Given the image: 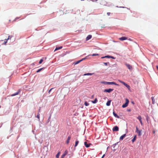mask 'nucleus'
Returning <instances> with one entry per match:
<instances>
[{
  "mask_svg": "<svg viewBox=\"0 0 158 158\" xmlns=\"http://www.w3.org/2000/svg\"><path fill=\"white\" fill-rule=\"evenodd\" d=\"M126 102L123 105L122 107L123 108H125L127 107L128 106V104L129 102V101L128 99L126 98L125 99Z\"/></svg>",
  "mask_w": 158,
  "mask_h": 158,
  "instance_id": "nucleus-1",
  "label": "nucleus"
},
{
  "mask_svg": "<svg viewBox=\"0 0 158 158\" xmlns=\"http://www.w3.org/2000/svg\"><path fill=\"white\" fill-rule=\"evenodd\" d=\"M135 132L138 134L139 136H140L141 135V132L142 130H139L138 127H136V131Z\"/></svg>",
  "mask_w": 158,
  "mask_h": 158,
  "instance_id": "nucleus-2",
  "label": "nucleus"
},
{
  "mask_svg": "<svg viewBox=\"0 0 158 158\" xmlns=\"http://www.w3.org/2000/svg\"><path fill=\"white\" fill-rule=\"evenodd\" d=\"M118 81L120 82V83H122L126 87H127V88L128 89H129L130 88V86L129 85H127V84L126 83L122 81H121L120 80H118Z\"/></svg>",
  "mask_w": 158,
  "mask_h": 158,
  "instance_id": "nucleus-3",
  "label": "nucleus"
},
{
  "mask_svg": "<svg viewBox=\"0 0 158 158\" xmlns=\"http://www.w3.org/2000/svg\"><path fill=\"white\" fill-rule=\"evenodd\" d=\"M114 90L112 89H106L104 90V92L110 93Z\"/></svg>",
  "mask_w": 158,
  "mask_h": 158,
  "instance_id": "nucleus-4",
  "label": "nucleus"
},
{
  "mask_svg": "<svg viewBox=\"0 0 158 158\" xmlns=\"http://www.w3.org/2000/svg\"><path fill=\"white\" fill-rule=\"evenodd\" d=\"M107 85H118L114 82H107Z\"/></svg>",
  "mask_w": 158,
  "mask_h": 158,
  "instance_id": "nucleus-5",
  "label": "nucleus"
},
{
  "mask_svg": "<svg viewBox=\"0 0 158 158\" xmlns=\"http://www.w3.org/2000/svg\"><path fill=\"white\" fill-rule=\"evenodd\" d=\"M68 153V151L67 150H66L65 151L64 153L62 155L61 157V158H64V156L67 155Z\"/></svg>",
  "mask_w": 158,
  "mask_h": 158,
  "instance_id": "nucleus-6",
  "label": "nucleus"
},
{
  "mask_svg": "<svg viewBox=\"0 0 158 158\" xmlns=\"http://www.w3.org/2000/svg\"><path fill=\"white\" fill-rule=\"evenodd\" d=\"M125 65L127 67V68L130 70H131L132 69V67L130 64H125Z\"/></svg>",
  "mask_w": 158,
  "mask_h": 158,
  "instance_id": "nucleus-7",
  "label": "nucleus"
},
{
  "mask_svg": "<svg viewBox=\"0 0 158 158\" xmlns=\"http://www.w3.org/2000/svg\"><path fill=\"white\" fill-rule=\"evenodd\" d=\"M119 128L117 126H114L112 130L113 131H118Z\"/></svg>",
  "mask_w": 158,
  "mask_h": 158,
  "instance_id": "nucleus-8",
  "label": "nucleus"
},
{
  "mask_svg": "<svg viewBox=\"0 0 158 158\" xmlns=\"http://www.w3.org/2000/svg\"><path fill=\"white\" fill-rule=\"evenodd\" d=\"M86 58H87V57H85V58H83V59H81V60H78V61H76V62H75V64H78L79 63H80L81 61H82L83 60H85V59H86Z\"/></svg>",
  "mask_w": 158,
  "mask_h": 158,
  "instance_id": "nucleus-9",
  "label": "nucleus"
},
{
  "mask_svg": "<svg viewBox=\"0 0 158 158\" xmlns=\"http://www.w3.org/2000/svg\"><path fill=\"white\" fill-rule=\"evenodd\" d=\"M127 38L126 37H122L119 38V40L121 41H123L125 40H127Z\"/></svg>",
  "mask_w": 158,
  "mask_h": 158,
  "instance_id": "nucleus-10",
  "label": "nucleus"
},
{
  "mask_svg": "<svg viewBox=\"0 0 158 158\" xmlns=\"http://www.w3.org/2000/svg\"><path fill=\"white\" fill-rule=\"evenodd\" d=\"M137 118V119H138L139 120L141 125H143V123H142V118H141V116H139Z\"/></svg>",
  "mask_w": 158,
  "mask_h": 158,
  "instance_id": "nucleus-11",
  "label": "nucleus"
},
{
  "mask_svg": "<svg viewBox=\"0 0 158 158\" xmlns=\"http://www.w3.org/2000/svg\"><path fill=\"white\" fill-rule=\"evenodd\" d=\"M91 144V143H87L86 142H84V145L86 148L89 147Z\"/></svg>",
  "mask_w": 158,
  "mask_h": 158,
  "instance_id": "nucleus-12",
  "label": "nucleus"
},
{
  "mask_svg": "<svg viewBox=\"0 0 158 158\" xmlns=\"http://www.w3.org/2000/svg\"><path fill=\"white\" fill-rule=\"evenodd\" d=\"M20 89H19L18 91L16 93H15V94H12L11 96H15V95H18L20 93Z\"/></svg>",
  "mask_w": 158,
  "mask_h": 158,
  "instance_id": "nucleus-13",
  "label": "nucleus"
},
{
  "mask_svg": "<svg viewBox=\"0 0 158 158\" xmlns=\"http://www.w3.org/2000/svg\"><path fill=\"white\" fill-rule=\"evenodd\" d=\"M71 136L70 135V136H69L68 138H67V139L66 140V143L67 144H68L69 142V140H70V139H71Z\"/></svg>",
  "mask_w": 158,
  "mask_h": 158,
  "instance_id": "nucleus-14",
  "label": "nucleus"
},
{
  "mask_svg": "<svg viewBox=\"0 0 158 158\" xmlns=\"http://www.w3.org/2000/svg\"><path fill=\"white\" fill-rule=\"evenodd\" d=\"M92 37V35H89L86 38V40H88L90 39Z\"/></svg>",
  "mask_w": 158,
  "mask_h": 158,
  "instance_id": "nucleus-15",
  "label": "nucleus"
},
{
  "mask_svg": "<svg viewBox=\"0 0 158 158\" xmlns=\"http://www.w3.org/2000/svg\"><path fill=\"white\" fill-rule=\"evenodd\" d=\"M126 134H124L122 135L120 138V140H123L124 138L126 136Z\"/></svg>",
  "mask_w": 158,
  "mask_h": 158,
  "instance_id": "nucleus-16",
  "label": "nucleus"
},
{
  "mask_svg": "<svg viewBox=\"0 0 158 158\" xmlns=\"http://www.w3.org/2000/svg\"><path fill=\"white\" fill-rule=\"evenodd\" d=\"M152 103L154 104L155 103V99H154V97H152Z\"/></svg>",
  "mask_w": 158,
  "mask_h": 158,
  "instance_id": "nucleus-17",
  "label": "nucleus"
},
{
  "mask_svg": "<svg viewBox=\"0 0 158 158\" xmlns=\"http://www.w3.org/2000/svg\"><path fill=\"white\" fill-rule=\"evenodd\" d=\"M113 114L114 116H115V117H116L118 118H119V117L118 116L116 113H115L114 112H113Z\"/></svg>",
  "mask_w": 158,
  "mask_h": 158,
  "instance_id": "nucleus-18",
  "label": "nucleus"
},
{
  "mask_svg": "<svg viewBox=\"0 0 158 158\" xmlns=\"http://www.w3.org/2000/svg\"><path fill=\"white\" fill-rule=\"evenodd\" d=\"M62 48V46H60V47H56V48L55 49L54 51H55L56 50H59L60 49H61V48Z\"/></svg>",
  "mask_w": 158,
  "mask_h": 158,
  "instance_id": "nucleus-19",
  "label": "nucleus"
},
{
  "mask_svg": "<svg viewBox=\"0 0 158 158\" xmlns=\"http://www.w3.org/2000/svg\"><path fill=\"white\" fill-rule=\"evenodd\" d=\"M111 102V101L110 100L108 101L106 103V105L107 106H109L110 105Z\"/></svg>",
  "mask_w": 158,
  "mask_h": 158,
  "instance_id": "nucleus-20",
  "label": "nucleus"
},
{
  "mask_svg": "<svg viewBox=\"0 0 158 158\" xmlns=\"http://www.w3.org/2000/svg\"><path fill=\"white\" fill-rule=\"evenodd\" d=\"M98 102V100L97 99V98H96L94 100V101H92V102L93 103H96Z\"/></svg>",
  "mask_w": 158,
  "mask_h": 158,
  "instance_id": "nucleus-21",
  "label": "nucleus"
},
{
  "mask_svg": "<svg viewBox=\"0 0 158 158\" xmlns=\"http://www.w3.org/2000/svg\"><path fill=\"white\" fill-rule=\"evenodd\" d=\"M110 56H105L102 57H101V58L103 59V58H110Z\"/></svg>",
  "mask_w": 158,
  "mask_h": 158,
  "instance_id": "nucleus-22",
  "label": "nucleus"
},
{
  "mask_svg": "<svg viewBox=\"0 0 158 158\" xmlns=\"http://www.w3.org/2000/svg\"><path fill=\"white\" fill-rule=\"evenodd\" d=\"M136 135H135L134 137V138L132 140V143L134 142V141L136 140Z\"/></svg>",
  "mask_w": 158,
  "mask_h": 158,
  "instance_id": "nucleus-23",
  "label": "nucleus"
},
{
  "mask_svg": "<svg viewBox=\"0 0 158 158\" xmlns=\"http://www.w3.org/2000/svg\"><path fill=\"white\" fill-rule=\"evenodd\" d=\"M92 73H85L84 74V76H86V75H92Z\"/></svg>",
  "mask_w": 158,
  "mask_h": 158,
  "instance_id": "nucleus-24",
  "label": "nucleus"
},
{
  "mask_svg": "<svg viewBox=\"0 0 158 158\" xmlns=\"http://www.w3.org/2000/svg\"><path fill=\"white\" fill-rule=\"evenodd\" d=\"M101 83L104 85H107V82L105 81H102L101 82Z\"/></svg>",
  "mask_w": 158,
  "mask_h": 158,
  "instance_id": "nucleus-25",
  "label": "nucleus"
},
{
  "mask_svg": "<svg viewBox=\"0 0 158 158\" xmlns=\"http://www.w3.org/2000/svg\"><path fill=\"white\" fill-rule=\"evenodd\" d=\"M78 143H79V141H78V140L76 141L75 142V147H76Z\"/></svg>",
  "mask_w": 158,
  "mask_h": 158,
  "instance_id": "nucleus-26",
  "label": "nucleus"
},
{
  "mask_svg": "<svg viewBox=\"0 0 158 158\" xmlns=\"http://www.w3.org/2000/svg\"><path fill=\"white\" fill-rule=\"evenodd\" d=\"M99 55L98 54H93L92 55H89V56H98Z\"/></svg>",
  "mask_w": 158,
  "mask_h": 158,
  "instance_id": "nucleus-27",
  "label": "nucleus"
},
{
  "mask_svg": "<svg viewBox=\"0 0 158 158\" xmlns=\"http://www.w3.org/2000/svg\"><path fill=\"white\" fill-rule=\"evenodd\" d=\"M60 152H59L57 154H56V157L57 158H59V156H60Z\"/></svg>",
  "mask_w": 158,
  "mask_h": 158,
  "instance_id": "nucleus-28",
  "label": "nucleus"
},
{
  "mask_svg": "<svg viewBox=\"0 0 158 158\" xmlns=\"http://www.w3.org/2000/svg\"><path fill=\"white\" fill-rule=\"evenodd\" d=\"M84 104L85 106H87L89 105V104L87 102H85Z\"/></svg>",
  "mask_w": 158,
  "mask_h": 158,
  "instance_id": "nucleus-29",
  "label": "nucleus"
},
{
  "mask_svg": "<svg viewBox=\"0 0 158 158\" xmlns=\"http://www.w3.org/2000/svg\"><path fill=\"white\" fill-rule=\"evenodd\" d=\"M43 69V68H41V69H39L38 70H37V71H36V73H39V72H40Z\"/></svg>",
  "mask_w": 158,
  "mask_h": 158,
  "instance_id": "nucleus-30",
  "label": "nucleus"
},
{
  "mask_svg": "<svg viewBox=\"0 0 158 158\" xmlns=\"http://www.w3.org/2000/svg\"><path fill=\"white\" fill-rule=\"evenodd\" d=\"M40 114L39 113H38L37 115L36 116V117L37 118H38L39 120L40 119Z\"/></svg>",
  "mask_w": 158,
  "mask_h": 158,
  "instance_id": "nucleus-31",
  "label": "nucleus"
},
{
  "mask_svg": "<svg viewBox=\"0 0 158 158\" xmlns=\"http://www.w3.org/2000/svg\"><path fill=\"white\" fill-rule=\"evenodd\" d=\"M12 37V36L9 35L8 37V38L7 39V40H9V39H10Z\"/></svg>",
  "mask_w": 158,
  "mask_h": 158,
  "instance_id": "nucleus-32",
  "label": "nucleus"
},
{
  "mask_svg": "<svg viewBox=\"0 0 158 158\" xmlns=\"http://www.w3.org/2000/svg\"><path fill=\"white\" fill-rule=\"evenodd\" d=\"M43 60L42 59H41V60H40V61L39 62V64H41V63H42V62H43Z\"/></svg>",
  "mask_w": 158,
  "mask_h": 158,
  "instance_id": "nucleus-33",
  "label": "nucleus"
},
{
  "mask_svg": "<svg viewBox=\"0 0 158 158\" xmlns=\"http://www.w3.org/2000/svg\"><path fill=\"white\" fill-rule=\"evenodd\" d=\"M110 58H112V59H115V58L114 57H113V56H110Z\"/></svg>",
  "mask_w": 158,
  "mask_h": 158,
  "instance_id": "nucleus-34",
  "label": "nucleus"
},
{
  "mask_svg": "<svg viewBox=\"0 0 158 158\" xmlns=\"http://www.w3.org/2000/svg\"><path fill=\"white\" fill-rule=\"evenodd\" d=\"M7 40H8L7 39H5V40L4 42H5V44L7 42Z\"/></svg>",
  "mask_w": 158,
  "mask_h": 158,
  "instance_id": "nucleus-35",
  "label": "nucleus"
},
{
  "mask_svg": "<svg viewBox=\"0 0 158 158\" xmlns=\"http://www.w3.org/2000/svg\"><path fill=\"white\" fill-rule=\"evenodd\" d=\"M53 89V88H51V89H50L49 90V91H48V93H50V92L52 90V89Z\"/></svg>",
  "mask_w": 158,
  "mask_h": 158,
  "instance_id": "nucleus-36",
  "label": "nucleus"
},
{
  "mask_svg": "<svg viewBox=\"0 0 158 158\" xmlns=\"http://www.w3.org/2000/svg\"><path fill=\"white\" fill-rule=\"evenodd\" d=\"M107 14L109 16L110 15V12H108Z\"/></svg>",
  "mask_w": 158,
  "mask_h": 158,
  "instance_id": "nucleus-37",
  "label": "nucleus"
},
{
  "mask_svg": "<svg viewBox=\"0 0 158 158\" xmlns=\"http://www.w3.org/2000/svg\"><path fill=\"white\" fill-rule=\"evenodd\" d=\"M103 63L105 65H107V63L104 62Z\"/></svg>",
  "mask_w": 158,
  "mask_h": 158,
  "instance_id": "nucleus-38",
  "label": "nucleus"
},
{
  "mask_svg": "<svg viewBox=\"0 0 158 158\" xmlns=\"http://www.w3.org/2000/svg\"><path fill=\"white\" fill-rule=\"evenodd\" d=\"M98 0H92V1H93V2H96Z\"/></svg>",
  "mask_w": 158,
  "mask_h": 158,
  "instance_id": "nucleus-39",
  "label": "nucleus"
},
{
  "mask_svg": "<svg viewBox=\"0 0 158 158\" xmlns=\"http://www.w3.org/2000/svg\"><path fill=\"white\" fill-rule=\"evenodd\" d=\"M104 156H105V154H104L103 155V156H102L101 158H103Z\"/></svg>",
  "mask_w": 158,
  "mask_h": 158,
  "instance_id": "nucleus-40",
  "label": "nucleus"
},
{
  "mask_svg": "<svg viewBox=\"0 0 158 158\" xmlns=\"http://www.w3.org/2000/svg\"><path fill=\"white\" fill-rule=\"evenodd\" d=\"M156 68L157 69V70H158V65L156 66Z\"/></svg>",
  "mask_w": 158,
  "mask_h": 158,
  "instance_id": "nucleus-41",
  "label": "nucleus"
},
{
  "mask_svg": "<svg viewBox=\"0 0 158 158\" xmlns=\"http://www.w3.org/2000/svg\"><path fill=\"white\" fill-rule=\"evenodd\" d=\"M120 8H124V7H122V6H120V7H119Z\"/></svg>",
  "mask_w": 158,
  "mask_h": 158,
  "instance_id": "nucleus-42",
  "label": "nucleus"
},
{
  "mask_svg": "<svg viewBox=\"0 0 158 158\" xmlns=\"http://www.w3.org/2000/svg\"><path fill=\"white\" fill-rule=\"evenodd\" d=\"M153 133H155V131H153Z\"/></svg>",
  "mask_w": 158,
  "mask_h": 158,
  "instance_id": "nucleus-43",
  "label": "nucleus"
},
{
  "mask_svg": "<svg viewBox=\"0 0 158 158\" xmlns=\"http://www.w3.org/2000/svg\"><path fill=\"white\" fill-rule=\"evenodd\" d=\"M115 143L114 144L115 145H117V143Z\"/></svg>",
  "mask_w": 158,
  "mask_h": 158,
  "instance_id": "nucleus-44",
  "label": "nucleus"
},
{
  "mask_svg": "<svg viewBox=\"0 0 158 158\" xmlns=\"http://www.w3.org/2000/svg\"><path fill=\"white\" fill-rule=\"evenodd\" d=\"M40 109L39 110V111H40Z\"/></svg>",
  "mask_w": 158,
  "mask_h": 158,
  "instance_id": "nucleus-45",
  "label": "nucleus"
},
{
  "mask_svg": "<svg viewBox=\"0 0 158 158\" xmlns=\"http://www.w3.org/2000/svg\"><path fill=\"white\" fill-rule=\"evenodd\" d=\"M132 103H134V102H132Z\"/></svg>",
  "mask_w": 158,
  "mask_h": 158,
  "instance_id": "nucleus-46",
  "label": "nucleus"
},
{
  "mask_svg": "<svg viewBox=\"0 0 158 158\" xmlns=\"http://www.w3.org/2000/svg\"><path fill=\"white\" fill-rule=\"evenodd\" d=\"M128 111H130V110H128Z\"/></svg>",
  "mask_w": 158,
  "mask_h": 158,
  "instance_id": "nucleus-47",
  "label": "nucleus"
},
{
  "mask_svg": "<svg viewBox=\"0 0 158 158\" xmlns=\"http://www.w3.org/2000/svg\"><path fill=\"white\" fill-rule=\"evenodd\" d=\"M1 108V106H0V108Z\"/></svg>",
  "mask_w": 158,
  "mask_h": 158,
  "instance_id": "nucleus-48",
  "label": "nucleus"
}]
</instances>
